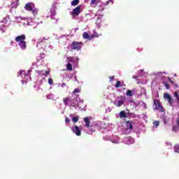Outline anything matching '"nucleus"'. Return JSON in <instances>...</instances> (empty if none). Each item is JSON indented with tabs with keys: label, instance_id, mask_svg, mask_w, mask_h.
<instances>
[{
	"label": "nucleus",
	"instance_id": "6ab92c4d",
	"mask_svg": "<svg viewBox=\"0 0 179 179\" xmlns=\"http://www.w3.org/2000/svg\"><path fill=\"white\" fill-rule=\"evenodd\" d=\"M97 3H99L97 0H92L90 2L91 6H93V5H97Z\"/></svg>",
	"mask_w": 179,
	"mask_h": 179
},
{
	"label": "nucleus",
	"instance_id": "393cba45",
	"mask_svg": "<svg viewBox=\"0 0 179 179\" xmlns=\"http://www.w3.org/2000/svg\"><path fill=\"white\" fill-rule=\"evenodd\" d=\"M76 93H80V89L76 88L73 92V94H76Z\"/></svg>",
	"mask_w": 179,
	"mask_h": 179
},
{
	"label": "nucleus",
	"instance_id": "b1692460",
	"mask_svg": "<svg viewBox=\"0 0 179 179\" xmlns=\"http://www.w3.org/2000/svg\"><path fill=\"white\" fill-rule=\"evenodd\" d=\"M126 94L127 96H129V97H132V91L131 90H128Z\"/></svg>",
	"mask_w": 179,
	"mask_h": 179
},
{
	"label": "nucleus",
	"instance_id": "f8f14e48",
	"mask_svg": "<svg viewBox=\"0 0 179 179\" xmlns=\"http://www.w3.org/2000/svg\"><path fill=\"white\" fill-rule=\"evenodd\" d=\"M159 104H160V101L157 99H154V103L153 106L155 107L154 108V110H159Z\"/></svg>",
	"mask_w": 179,
	"mask_h": 179
},
{
	"label": "nucleus",
	"instance_id": "72a5a7b5",
	"mask_svg": "<svg viewBox=\"0 0 179 179\" xmlns=\"http://www.w3.org/2000/svg\"><path fill=\"white\" fill-rule=\"evenodd\" d=\"M65 122H66V124H69V122H71V120H69V118L66 117L65 119Z\"/></svg>",
	"mask_w": 179,
	"mask_h": 179
},
{
	"label": "nucleus",
	"instance_id": "ddd939ff",
	"mask_svg": "<svg viewBox=\"0 0 179 179\" xmlns=\"http://www.w3.org/2000/svg\"><path fill=\"white\" fill-rule=\"evenodd\" d=\"M18 45L22 48V50H26L27 45H26V41H24L23 42L19 43Z\"/></svg>",
	"mask_w": 179,
	"mask_h": 179
},
{
	"label": "nucleus",
	"instance_id": "412c9836",
	"mask_svg": "<svg viewBox=\"0 0 179 179\" xmlns=\"http://www.w3.org/2000/svg\"><path fill=\"white\" fill-rule=\"evenodd\" d=\"M153 125H154V127L157 128L159 127V125H160V121H154Z\"/></svg>",
	"mask_w": 179,
	"mask_h": 179
},
{
	"label": "nucleus",
	"instance_id": "dca6fc26",
	"mask_svg": "<svg viewBox=\"0 0 179 179\" xmlns=\"http://www.w3.org/2000/svg\"><path fill=\"white\" fill-rule=\"evenodd\" d=\"M79 5V0H73L71 1V6H76Z\"/></svg>",
	"mask_w": 179,
	"mask_h": 179
},
{
	"label": "nucleus",
	"instance_id": "cd10ccee",
	"mask_svg": "<svg viewBox=\"0 0 179 179\" xmlns=\"http://www.w3.org/2000/svg\"><path fill=\"white\" fill-rule=\"evenodd\" d=\"M72 121L75 123L78 122L79 121V118L76 117H73Z\"/></svg>",
	"mask_w": 179,
	"mask_h": 179
},
{
	"label": "nucleus",
	"instance_id": "4c0bfd02",
	"mask_svg": "<svg viewBox=\"0 0 179 179\" xmlns=\"http://www.w3.org/2000/svg\"><path fill=\"white\" fill-rule=\"evenodd\" d=\"M63 86H65V83H63Z\"/></svg>",
	"mask_w": 179,
	"mask_h": 179
},
{
	"label": "nucleus",
	"instance_id": "a878e982",
	"mask_svg": "<svg viewBox=\"0 0 179 179\" xmlns=\"http://www.w3.org/2000/svg\"><path fill=\"white\" fill-rule=\"evenodd\" d=\"M178 129V127L177 125L173 126L172 131L173 132H177Z\"/></svg>",
	"mask_w": 179,
	"mask_h": 179
},
{
	"label": "nucleus",
	"instance_id": "a19ab883",
	"mask_svg": "<svg viewBox=\"0 0 179 179\" xmlns=\"http://www.w3.org/2000/svg\"><path fill=\"white\" fill-rule=\"evenodd\" d=\"M164 124H166V122H164Z\"/></svg>",
	"mask_w": 179,
	"mask_h": 179
},
{
	"label": "nucleus",
	"instance_id": "c9c22d12",
	"mask_svg": "<svg viewBox=\"0 0 179 179\" xmlns=\"http://www.w3.org/2000/svg\"><path fill=\"white\" fill-rule=\"evenodd\" d=\"M18 73H19L20 76H22V73H23V72L22 71H20Z\"/></svg>",
	"mask_w": 179,
	"mask_h": 179
},
{
	"label": "nucleus",
	"instance_id": "6e6552de",
	"mask_svg": "<svg viewBox=\"0 0 179 179\" xmlns=\"http://www.w3.org/2000/svg\"><path fill=\"white\" fill-rule=\"evenodd\" d=\"M71 61H72V57H67V65H66V70L71 72L72 71V64H71Z\"/></svg>",
	"mask_w": 179,
	"mask_h": 179
},
{
	"label": "nucleus",
	"instance_id": "f03ea898",
	"mask_svg": "<svg viewBox=\"0 0 179 179\" xmlns=\"http://www.w3.org/2000/svg\"><path fill=\"white\" fill-rule=\"evenodd\" d=\"M83 44V42L73 41L71 45L72 50H76V51L82 50Z\"/></svg>",
	"mask_w": 179,
	"mask_h": 179
},
{
	"label": "nucleus",
	"instance_id": "c85d7f7f",
	"mask_svg": "<svg viewBox=\"0 0 179 179\" xmlns=\"http://www.w3.org/2000/svg\"><path fill=\"white\" fill-rule=\"evenodd\" d=\"M48 83L50 85H54V80H52V78H48Z\"/></svg>",
	"mask_w": 179,
	"mask_h": 179
},
{
	"label": "nucleus",
	"instance_id": "bb28decb",
	"mask_svg": "<svg viewBox=\"0 0 179 179\" xmlns=\"http://www.w3.org/2000/svg\"><path fill=\"white\" fill-rule=\"evenodd\" d=\"M45 40H48V38L43 37V39H40L38 41L39 44H43Z\"/></svg>",
	"mask_w": 179,
	"mask_h": 179
},
{
	"label": "nucleus",
	"instance_id": "9b49d317",
	"mask_svg": "<svg viewBox=\"0 0 179 179\" xmlns=\"http://www.w3.org/2000/svg\"><path fill=\"white\" fill-rule=\"evenodd\" d=\"M84 122H85V127L87 128H90V118L86 117L84 118Z\"/></svg>",
	"mask_w": 179,
	"mask_h": 179
},
{
	"label": "nucleus",
	"instance_id": "9d476101",
	"mask_svg": "<svg viewBox=\"0 0 179 179\" xmlns=\"http://www.w3.org/2000/svg\"><path fill=\"white\" fill-rule=\"evenodd\" d=\"M126 127L129 129H133L134 122H132V120L126 121Z\"/></svg>",
	"mask_w": 179,
	"mask_h": 179
},
{
	"label": "nucleus",
	"instance_id": "1a4fd4ad",
	"mask_svg": "<svg viewBox=\"0 0 179 179\" xmlns=\"http://www.w3.org/2000/svg\"><path fill=\"white\" fill-rule=\"evenodd\" d=\"M33 3H28L25 5L24 6V10H28L29 12H31L33 10Z\"/></svg>",
	"mask_w": 179,
	"mask_h": 179
},
{
	"label": "nucleus",
	"instance_id": "4468645a",
	"mask_svg": "<svg viewBox=\"0 0 179 179\" xmlns=\"http://www.w3.org/2000/svg\"><path fill=\"white\" fill-rule=\"evenodd\" d=\"M120 118H127L128 116L127 115V113L124 110H122L119 113Z\"/></svg>",
	"mask_w": 179,
	"mask_h": 179
},
{
	"label": "nucleus",
	"instance_id": "20e7f679",
	"mask_svg": "<svg viewBox=\"0 0 179 179\" xmlns=\"http://www.w3.org/2000/svg\"><path fill=\"white\" fill-rule=\"evenodd\" d=\"M117 104H116L117 107H121V106H123V104L125 103L127 100V97L124 96H120L117 97Z\"/></svg>",
	"mask_w": 179,
	"mask_h": 179
},
{
	"label": "nucleus",
	"instance_id": "f257e3e1",
	"mask_svg": "<svg viewBox=\"0 0 179 179\" xmlns=\"http://www.w3.org/2000/svg\"><path fill=\"white\" fill-rule=\"evenodd\" d=\"M75 101H78V99L76 98L72 99L69 96L63 99L64 106H69V107H75L76 106V102Z\"/></svg>",
	"mask_w": 179,
	"mask_h": 179
},
{
	"label": "nucleus",
	"instance_id": "ea45409f",
	"mask_svg": "<svg viewBox=\"0 0 179 179\" xmlns=\"http://www.w3.org/2000/svg\"><path fill=\"white\" fill-rule=\"evenodd\" d=\"M117 102H115V104H116Z\"/></svg>",
	"mask_w": 179,
	"mask_h": 179
},
{
	"label": "nucleus",
	"instance_id": "473e14b6",
	"mask_svg": "<svg viewBox=\"0 0 179 179\" xmlns=\"http://www.w3.org/2000/svg\"><path fill=\"white\" fill-rule=\"evenodd\" d=\"M48 75H50V71H45V73L43 74V76L47 77V76H48Z\"/></svg>",
	"mask_w": 179,
	"mask_h": 179
},
{
	"label": "nucleus",
	"instance_id": "e433bc0d",
	"mask_svg": "<svg viewBox=\"0 0 179 179\" xmlns=\"http://www.w3.org/2000/svg\"><path fill=\"white\" fill-rule=\"evenodd\" d=\"M110 3V1H106V5H108Z\"/></svg>",
	"mask_w": 179,
	"mask_h": 179
},
{
	"label": "nucleus",
	"instance_id": "7ed1b4c3",
	"mask_svg": "<svg viewBox=\"0 0 179 179\" xmlns=\"http://www.w3.org/2000/svg\"><path fill=\"white\" fill-rule=\"evenodd\" d=\"M80 9H82V6L81 5L75 8L73 10V11L71 13V16H73V17H76V16H79V15L80 13Z\"/></svg>",
	"mask_w": 179,
	"mask_h": 179
},
{
	"label": "nucleus",
	"instance_id": "7c9ffc66",
	"mask_svg": "<svg viewBox=\"0 0 179 179\" xmlns=\"http://www.w3.org/2000/svg\"><path fill=\"white\" fill-rule=\"evenodd\" d=\"M31 12H32V13L34 14V16H36V15H38V13L37 12V10H36V9L33 10V8H32V10Z\"/></svg>",
	"mask_w": 179,
	"mask_h": 179
},
{
	"label": "nucleus",
	"instance_id": "423d86ee",
	"mask_svg": "<svg viewBox=\"0 0 179 179\" xmlns=\"http://www.w3.org/2000/svg\"><path fill=\"white\" fill-rule=\"evenodd\" d=\"M72 131L73 134H76L77 136H80L82 131H80V129L78 126H74V127H72Z\"/></svg>",
	"mask_w": 179,
	"mask_h": 179
},
{
	"label": "nucleus",
	"instance_id": "39448f33",
	"mask_svg": "<svg viewBox=\"0 0 179 179\" xmlns=\"http://www.w3.org/2000/svg\"><path fill=\"white\" fill-rule=\"evenodd\" d=\"M164 100H166V101H168L170 106H173V101H174V99H172L171 96H170V94L164 93Z\"/></svg>",
	"mask_w": 179,
	"mask_h": 179
},
{
	"label": "nucleus",
	"instance_id": "4be33fe9",
	"mask_svg": "<svg viewBox=\"0 0 179 179\" xmlns=\"http://www.w3.org/2000/svg\"><path fill=\"white\" fill-rule=\"evenodd\" d=\"M121 81H117L115 87H116V89H118L119 87H121Z\"/></svg>",
	"mask_w": 179,
	"mask_h": 179
},
{
	"label": "nucleus",
	"instance_id": "aec40b11",
	"mask_svg": "<svg viewBox=\"0 0 179 179\" xmlns=\"http://www.w3.org/2000/svg\"><path fill=\"white\" fill-rule=\"evenodd\" d=\"M173 96H174V97H176V100H177V101H179L178 92H173Z\"/></svg>",
	"mask_w": 179,
	"mask_h": 179
},
{
	"label": "nucleus",
	"instance_id": "a211bd4d",
	"mask_svg": "<svg viewBox=\"0 0 179 179\" xmlns=\"http://www.w3.org/2000/svg\"><path fill=\"white\" fill-rule=\"evenodd\" d=\"M83 38H85V39H89V33H87V32H84L83 34Z\"/></svg>",
	"mask_w": 179,
	"mask_h": 179
},
{
	"label": "nucleus",
	"instance_id": "f3484780",
	"mask_svg": "<svg viewBox=\"0 0 179 179\" xmlns=\"http://www.w3.org/2000/svg\"><path fill=\"white\" fill-rule=\"evenodd\" d=\"M157 110H159L160 113H164V108L162 106V103H159Z\"/></svg>",
	"mask_w": 179,
	"mask_h": 179
},
{
	"label": "nucleus",
	"instance_id": "2eb2a0df",
	"mask_svg": "<svg viewBox=\"0 0 179 179\" xmlns=\"http://www.w3.org/2000/svg\"><path fill=\"white\" fill-rule=\"evenodd\" d=\"M168 80L173 85V87H176V89H178V84L176 83L174 81L172 80L171 78H168Z\"/></svg>",
	"mask_w": 179,
	"mask_h": 179
},
{
	"label": "nucleus",
	"instance_id": "5701e85b",
	"mask_svg": "<svg viewBox=\"0 0 179 179\" xmlns=\"http://www.w3.org/2000/svg\"><path fill=\"white\" fill-rule=\"evenodd\" d=\"M163 85L164 86H165L166 89H167V90H170V85H169V83H166V82H163Z\"/></svg>",
	"mask_w": 179,
	"mask_h": 179
},
{
	"label": "nucleus",
	"instance_id": "58836bf2",
	"mask_svg": "<svg viewBox=\"0 0 179 179\" xmlns=\"http://www.w3.org/2000/svg\"><path fill=\"white\" fill-rule=\"evenodd\" d=\"M63 86H65V83H63Z\"/></svg>",
	"mask_w": 179,
	"mask_h": 179
},
{
	"label": "nucleus",
	"instance_id": "2f4dec72",
	"mask_svg": "<svg viewBox=\"0 0 179 179\" xmlns=\"http://www.w3.org/2000/svg\"><path fill=\"white\" fill-rule=\"evenodd\" d=\"M127 114L128 115L132 116L134 118L136 117V115H135L134 113H128Z\"/></svg>",
	"mask_w": 179,
	"mask_h": 179
},
{
	"label": "nucleus",
	"instance_id": "c756f323",
	"mask_svg": "<svg viewBox=\"0 0 179 179\" xmlns=\"http://www.w3.org/2000/svg\"><path fill=\"white\" fill-rule=\"evenodd\" d=\"M175 152H176V153H179V144H178V145H176L175 146Z\"/></svg>",
	"mask_w": 179,
	"mask_h": 179
},
{
	"label": "nucleus",
	"instance_id": "0eeeda50",
	"mask_svg": "<svg viewBox=\"0 0 179 179\" xmlns=\"http://www.w3.org/2000/svg\"><path fill=\"white\" fill-rule=\"evenodd\" d=\"M24 40H26V35H24V34L17 36L15 38V41L17 43H18V44H19V43H23V41H24Z\"/></svg>",
	"mask_w": 179,
	"mask_h": 179
},
{
	"label": "nucleus",
	"instance_id": "f704fd0d",
	"mask_svg": "<svg viewBox=\"0 0 179 179\" xmlns=\"http://www.w3.org/2000/svg\"><path fill=\"white\" fill-rule=\"evenodd\" d=\"M109 79H110V81H111V80H114V76L109 77Z\"/></svg>",
	"mask_w": 179,
	"mask_h": 179
}]
</instances>
